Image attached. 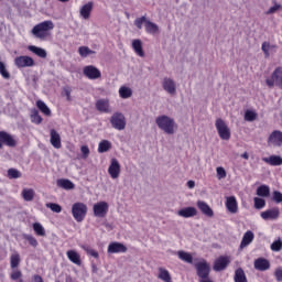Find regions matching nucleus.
Here are the masks:
<instances>
[{
  "label": "nucleus",
  "instance_id": "nucleus-1",
  "mask_svg": "<svg viewBox=\"0 0 282 282\" xmlns=\"http://www.w3.org/2000/svg\"><path fill=\"white\" fill-rule=\"evenodd\" d=\"M156 126L161 131H164L167 135H173L175 133V130L177 129V124L175 123V120L166 115L159 116L155 119Z\"/></svg>",
  "mask_w": 282,
  "mask_h": 282
},
{
  "label": "nucleus",
  "instance_id": "nucleus-2",
  "mask_svg": "<svg viewBox=\"0 0 282 282\" xmlns=\"http://www.w3.org/2000/svg\"><path fill=\"white\" fill-rule=\"evenodd\" d=\"M52 30H54V22H52V20H46L33 26L31 32L35 39L44 41V39L50 36V31Z\"/></svg>",
  "mask_w": 282,
  "mask_h": 282
},
{
  "label": "nucleus",
  "instance_id": "nucleus-3",
  "mask_svg": "<svg viewBox=\"0 0 282 282\" xmlns=\"http://www.w3.org/2000/svg\"><path fill=\"white\" fill-rule=\"evenodd\" d=\"M265 85L272 89V87H279L282 89V66L275 67L271 76L265 79Z\"/></svg>",
  "mask_w": 282,
  "mask_h": 282
},
{
  "label": "nucleus",
  "instance_id": "nucleus-4",
  "mask_svg": "<svg viewBox=\"0 0 282 282\" xmlns=\"http://www.w3.org/2000/svg\"><path fill=\"white\" fill-rule=\"evenodd\" d=\"M194 268L199 281L210 276V264L208 261H206V259H202L200 261L194 263Z\"/></svg>",
  "mask_w": 282,
  "mask_h": 282
},
{
  "label": "nucleus",
  "instance_id": "nucleus-5",
  "mask_svg": "<svg viewBox=\"0 0 282 282\" xmlns=\"http://www.w3.org/2000/svg\"><path fill=\"white\" fill-rule=\"evenodd\" d=\"M72 215L75 221H77L78 224L85 221V217H87V205L85 203L73 204Z\"/></svg>",
  "mask_w": 282,
  "mask_h": 282
},
{
  "label": "nucleus",
  "instance_id": "nucleus-6",
  "mask_svg": "<svg viewBox=\"0 0 282 282\" xmlns=\"http://www.w3.org/2000/svg\"><path fill=\"white\" fill-rule=\"evenodd\" d=\"M215 127L220 140H230V128L228 127V123L224 121V119H216Z\"/></svg>",
  "mask_w": 282,
  "mask_h": 282
},
{
  "label": "nucleus",
  "instance_id": "nucleus-7",
  "mask_svg": "<svg viewBox=\"0 0 282 282\" xmlns=\"http://www.w3.org/2000/svg\"><path fill=\"white\" fill-rule=\"evenodd\" d=\"M110 123L117 131H124L127 129V118H124L122 112H115L110 118Z\"/></svg>",
  "mask_w": 282,
  "mask_h": 282
},
{
  "label": "nucleus",
  "instance_id": "nucleus-8",
  "mask_svg": "<svg viewBox=\"0 0 282 282\" xmlns=\"http://www.w3.org/2000/svg\"><path fill=\"white\" fill-rule=\"evenodd\" d=\"M83 74L88 80H98V78H102V73L98 67L94 65H87L83 68Z\"/></svg>",
  "mask_w": 282,
  "mask_h": 282
},
{
  "label": "nucleus",
  "instance_id": "nucleus-9",
  "mask_svg": "<svg viewBox=\"0 0 282 282\" xmlns=\"http://www.w3.org/2000/svg\"><path fill=\"white\" fill-rule=\"evenodd\" d=\"M3 144L14 149V147H17V140L14 137H12V134L6 131H0V149H3Z\"/></svg>",
  "mask_w": 282,
  "mask_h": 282
},
{
  "label": "nucleus",
  "instance_id": "nucleus-10",
  "mask_svg": "<svg viewBox=\"0 0 282 282\" xmlns=\"http://www.w3.org/2000/svg\"><path fill=\"white\" fill-rule=\"evenodd\" d=\"M268 147H282V131L273 130L267 140Z\"/></svg>",
  "mask_w": 282,
  "mask_h": 282
},
{
  "label": "nucleus",
  "instance_id": "nucleus-11",
  "mask_svg": "<svg viewBox=\"0 0 282 282\" xmlns=\"http://www.w3.org/2000/svg\"><path fill=\"white\" fill-rule=\"evenodd\" d=\"M95 217H107L109 213V204L107 202H99L93 206Z\"/></svg>",
  "mask_w": 282,
  "mask_h": 282
},
{
  "label": "nucleus",
  "instance_id": "nucleus-12",
  "mask_svg": "<svg viewBox=\"0 0 282 282\" xmlns=\"http://www.w3.org/2000/svg\"><path fill=\"white\" fill-rule=\"evenodd\" d=\"M14 65L18 69H23V67H34V59L28 55L18 56L14 59Z\"/></svg>",
  "mask_w": 282,
  "mask_h": 282
},
{
  "label": "nucleus",
  "instance_id": "nucleus-13",
  "mask_svg": "<svg viewBox=\"0 0 282 282\" xmlns=\"http://www.w3.org/2000/svg\"><path fill=\"white\" fill-rule=\"evenodd\" d=\"M230 265V257L228 256H220L218 259L214 262V270L215 272H221L226 270Z\"/></svg>",
  "mask_w": 282,
  "mask_h": 282
},
{
  "label": "nucleus",
  "instance_id": "nucleus-14",
  "mask_svg": "<svg viewBox=\"0 0 282 282\" xmlns=\"http://www.w3.org/2000/svg\"><path fill=\"white\" fill-rule=\"evenodd\" d=\"M280 215H281V212L279 210V207H273L271 209H267L262 212L260 214V217H262L264 221H269V220L274 221L279 219Z\"/></svg>",
  "mask_w": 282,
  "mask_h": 282
},
{
  "label": "nucleus",
  "instance_id": "nucleus-15",
  "mask_svg": "<svg viewBox=\"0 0 282 282\" xmlns=\"http://www.w3.org/2000/svg\"><path fill=\"white\" fill-rule=\"evenodd\" d=\"M162 87L164 91L170 94L171 96H175V93L177 91V86L175 85V80L165 77L162 82Z\"/></svg>",
  "mask_w": 282,
  "mask_h": 282
},
{
  "label": "nucleus",
  "instance_id": "nucleus-16",
  "mask_svg": "<svg viewBox=\"0 0 282 282\" xmlns=\"http://www.w3.org/2000/svg\"><path fill=\"white\" fill-rule=\"evenodd\" d=\"M108 173L112 180H118V177H120V162L116 159H111Z\"/></svg>",
  "mask_w": 282,
  "mask_h": 282
},
{
  "label": "nucleus",
  "instance_id": "nucleus-17",
  "mask_svg": "<svg viewBox=\"0 0 282 282\" xmlns=\"http://www.w3.org/2000/svg\"><path fill=\"white\" fill-rule=\"evenodd\" d=\"M108 254H118L127 252V246L122 245V242H111L108 246L107 250Z\"/></svg>",
  "mask_w": 282,
  "mask_h": 282
},
{
  "label": "nucleus",
  "instance_id": "nucleus-18",
  "mask_svg": "<svg viewBox=\"0 0 282 282\" xmlns=\"http://www.w3.org/2000/svg\"><path fill=\"white\" fill-rule=\"evenodd\" d=\"M253 267L259 272H265V270H270V260L265 258H258L253 262Z\"/></svg>",
  "mask_w": 282,
  "mask_h": 282
},
{
  "label": "nucleus",
  "instance_id": "nucleus-19",
  "mask_svg": "<svg viewBox=\"0 0 282 282\" xmlns=\"http://www.w3.org/2000/svg\"><path fill=\"white\" fill-rule=\"evenodd\" d=\"M196 206L200 210V213H203V215H206V217H213L215 215L213 208H210V205L204 200H198L196 203Z\"/></svg>",
  "mask_w": 282,
  "mask_h": 282
},
{
  "label": "nucleus",
  "instance_id": "nucleus-20",
  "mask_svg": "<svg viewBox=\"0 0 282 282\" xmlns=\"http://www.w3.org/2000/svg\"><path fill=\"white\" fill-rule=\"evenodd\" d=\"M95 107L97 111H100V113H109L111 111L109 108V99H98Z\"/></svg>",
  "mask_w": 282,
  "mask_h": 282
},
{
  "label": "nucleus",
  "instance_id": "nucleus-21",
  "mask_svg": "<svg viewBox=\"0 0 282 282\" xmlns=\"http://www.w3.org/2000/svg\"><path fill=\"white\" fill-rule=\"evenodd\" d=\"M226 208L232 215H235L239 210V205L237 204V198L235 196L227 197Z\"/></svg>",
  "mask_w": 282,
  "mask_h": 282
},
{
  "label": "nucleus",
  "instance_id": "nucleus-22",
  "mask_svg": "<svg viewBox=\"0 0 282 282\" xmlns=\"http://www.w3.org/2000/svg\"><path fill=\"white\" fill-rule=\"evenodd\" d=\"M196 215H197V209L195 207H185L177 212V216L184 217L185 219L195 217Z\"/></svg>",
  "mask_w": 282,
  "mask_h": 282
},
{
  "label": "nucleus",
  "instance_id": "nucleus-23",
  "mask_svg": "<svg viewBox=\"0 0 282 282\" xmlns=\"http://www.w3.org/2000/svg\"><path fill=\"white\" fill-rule=\"evenodd\" d=\"M50 135L52 147H54V149H61V147H63V143L61 142V134L56 130L51 129Z\"/></svg>",
  "mask_w": 282,
  "mask_h": 282
},
{
  "label": "nucleus",
  "instance_id": "nucleus-24",
  "mask_svg": "<svg viewBox=\"0 0 282 282\" xmlns=\"http://www.w3.org/2000/svg\"><path fill=\"white\" fill-rule=\"evenodd\" d=\"M254 241V232L251 230H248L245 232L242 240L240 242V250H243V248H247V246H250Z\"/></svg>",
  "mask_w": 282,
  "mask_h": 282
},
{
  "label": "nucleus",
  "instance_id": "nucleus-25",
  "mask_svg": "<svg viewBox=\"0 0 282 282\" xmlns=\"http://www.w3.org/2000/svg\"><path fill=\"white\" fill-rule=\"evenodd\" d=\"M66 257L67 259H69L72 263H75V265H83V260H80V254L75 250H68L66 252Z\"/></svg>",
  "mask_w": 282,
  "mask_h": 282
},
{
  "label": "nucleus",
  "instance_id": "nucleus-26",
  "mask_svg": "<svg viewBox=\"0 0 282 282\" xmlns=\"http://www.w3.org/2000/svg\"><path fill=\"white\" fill-rule=\"evenodd\" d=\"M93 10H94V2H88L84 4L79 11L80 17H83V19H89V17H91Z\"/></svg>",
  "mask_w": 282,
  "mask_h": 282
},
{
  "label": "nucleus",
  "instance_id": "nucleus-27",
  "mask_svg": "<svg viewBox=\"0 0 282 282\" xmlns=\"http://www.w3.org/2000/svg\"><path fill=\"white\" fill-rule=\"evenodd\" d=\"M262 161L270 166H281L282 165V158L279 155H271L269 158H263Z\"/></svg>",
  "mask_w": 282,
  "mask_h": 282
},
{
  "label": "nucleus",
  "instance_id": "nucleus-28",
  "mask_svg": "<svg viewBox=\"0 0 282 282\" xmlns=\"http://www.w3.org/2000/svg\"><path fill=\"white\" fill-rule=\"evenodd\" d=\"M57 186L64 188V191H74L76 185L67 178H59L57 180Z\"/></svg>",
  "mask_w": 282,
  "mask_h": 282
},
{
  "label": "nucleus",
  "instance_id": "nucleus-29",
  "mask_svg": "<svg viewBox=\"0 0 282 282\" xmlns=\"http://www.w3.org/2000/svg\"><path fill=\"white\" fill-rule=\"evenodd\" d=\"M132 50L134 53L140 56L141 58H144V50L142 48V40H133L132 41Z\"/></svg>",
  "mask_w": 282,
  "mask_h": 282
},
{
  "label": "nucleus",
  "instance_id": "nucleus-30",
  "mask_svg": "<svg viewBox=\"0 0 282 282\" xmlns=\"http://www.w3.org/2000/svg\"><path fill=\"white\" fill-rule=\"evenodd\" d=\"M144 28L148 34H158L160 32V26L151 22V20L145 21Z\"/></svg>",
  "mask_w": 282,
  "mask_h": 282
},
{
  "label": "nucleus",
  "instance_id": "nucleus-31",
  "mask_svg": "<svg viewBox=\"0 0 282 282\" xmlns=\"http://www.w3.org/2000/svg\"><path fill=\"white\" fill-rule=\"evenodd\" d=\"M29 51L35 54V56H39L40 58H47V52L44 48L31 45L29 46Z\"/></svg>",
  "mask_w": 282,
  "mask_h": 282
},
{
  "label": "nucleus",
  "instance_id": "nucleus-32",
  "mask_svg": "<svg viewBox=\"0 0 282 282\" xmlns=\"http://www.w3.org/2000/svg\"><path fill=\"white\" fill-rule=\"evenodd\" d=\"M235 282H248V278L246 276V271H243L241 268L236 269L235 275H234Z\"/></svg>",
  "mask_w": 282,
  "mask_h": 282
},
{
  "label": "nucleus",
  "instance_id": "nucleus-33",
  "mask_svg": "<svg viewBox=\"0 0 282 282\" xmlns=\"http://www.w3.org/2000/svg\"><path fill=\"white\" fill-rule=\"evenodd\" d=\"M158 279L164 282H173V279L171 278V273L169 272V270L164 268H159Z\"/></svg>",
  "mask_w": 282,
  "mask_h": 282
},
{
  "label": "nucleus",
  "instance_id": "nucleus-34",
  "mask_svg": "<svg viewBox=\"0 0 282 282\" xmlns=\"http://www.w3.org/2000/svg\"><path fill=\"white\" fill-rule=\"evenodd\" d=\"M36 107L42 113H44V116H52V110H50V107H47L43 100H37Z\"/></svg>",
  "mask_w": 282,
  "mask_h": 282
},
{
  "label": "nucleus",
  "instance_id": "nucleus-35",
  "mask_svg": "<svg viewBox=\"0 0 282 282\" xmlns=\"http://www.w3.org/2000/svg\"><path fill=\"white\" fill-rule=\"evenodd\" d=\"M20 263H21V256L19 254V252L12 253L10 257V265L12 270H14L15 268H19Z\"/></svg>",
  "mask_w": 282,
  "mask_h": 282
},
{
  "label": "nucleus",
  "instance_id": "nucleus-36",
  "mask_svg": "<svg viewBox=\"0 0 282 282\" xmlns=\"http://www.w3.org/2000/svg\"><path fill=\"white\" fill-rule=\"evenodd\" d=\"M258 197H270V186L268 185H260L257 188Z\"/></svg>",
  "mask_w": 282,
  "mask_h": 282
},
{
  "label": "nucleus",
  "instance_id": "nucleus-37",
  "mask_svg": "<svg viewBox=\"0 0 282 282\" xmlns=\"http://www.w3.org/2000/svg\"><path fill=\"white\" fill-rule=\"evenodd\" d=\"M177 257L181 261H185V263H193V254L186 251H177Z\"/></svg>",
  "mask_w": 282,
  "mask_h": 282
},
{
  "label": "nucleus",
  "instance_id": "nucleus-38",
  "mask_svg": "<svg viewBox=\"0 0 282 282\" xmlns=\"http://www.w3.org/2000/svg\"><path fill=\"white\" fill-rule=\"evenodd\" d=\"M111 149V142L109 140H102L98 144V153H107Z\"/></svg>",
  "mask_w": 282,
  "mask_h": 282
},
{
  "label": "nucleus",
  "instance_id": "nucleus-39",
  "mask_svg": "<svg viewBox=\"0 0 282 282\" xmlns=\"http://www.w3.org/2000/svg\"><path fill=\"white\" fill-rule=\"evenodd\" d=\"M119 96L123 99L131 98V96H133V90L129 87L122 86L119 88Z\"/></svg>",
  "mask_w": 282,
  "mask_h": 282
},
{
  "label": "nucleus",
  "instance_id": "nucleus-40",
  "mask_svg": "<svg viewBox=\"0 0 282 282\" xmlns=\"http://www.w3.org/2000/svg\"><path fill=\"white\" fill-rule=\"evenodd\" d=\"M78 54L82 58H87L89 54H96V51H91L89 46H79Z\"/></svg>",
  "mask_w": 282,
  "mask_h": 282
},
{
  "label": "nucleus",
  "instance_id": "nucleus-41",
  "mask_svg": "<svg viewBox=\"0 0 282 282\" xmlns=\"http://www.w3.org/2000/svg\"><path fill=\"white\" fill-rule=\"evenodd\" d=\"M31 122H33V124H41V122H43V117H41L39 110L33 109L31 111Z\"/></svg>",
  "mask_w": 282,
  "mask_h": 282
},
{
  "label": "nucleus",
  "instance_id": "nucleus-42",
  "mask_svg": "<svg viewBox=\"0 0 282 282\" xmlns=\"http://www.w3.org/2000/svg\"><path fill=\"white\" fill-rule=\"evenodd\" d=\"M80 248L82 250H85L89 257H94V259H99L100 254L98 253V251L91 249L88 245H82Z\"/></svg>",
  "mask_w": 282,
  "mask_h": 282
},
{
  "label": "nucleus",
  "instance_id": "nucleus-43",
  "mask_svg": "<svg viewBox=\"0 0 282 282\" xmlns=\"http://www.w3.org/2000/svg\"><path fill=\"white\" fill-rule=\"evenodd\" d=\"M22 197L24 199V202H32V199H34V189L32 188H24L22 191Z\"/></svg>",
  "mask_w": 282,
  "mask_h": 282
},
{
  "label": "nucleus",
  "instance_id": "nucleus-44",
  "mask_svg": "<svg viewBox=\"0 0 282 282\" xmlns=\"http://www.w3.org/2000/svg\"><path fill=\"white\" fill-rule=\"evenodd\" d=\"M33 230L37 237H45V228L41 223H34Z\"/></svg>",
  "mask_w": 282,
  "mask_h": 282
},
{
  "label": "nucleus",
  "instance_id": "nucleus-45",
  "mask_svg": "<svg viewBox=\"0 0 282 282\" xmlns=\"http://www.w3.org/2000/svg\"><path fill=\"white\" fill-rule=\"evenodd\" d=\"M21 171L14 169V167H11L8 170L7 172V176L9 177V180H19V177H21Z\"/></svg>",
  "mask_w": 282,
  "mask_h": 282
},
{
  "label": "nucleus",
  "instance_id": "nucleus-46",
  "mask_svg": "<svg viewBox=\"0 0 282 282\" xmlns=\"http://www.w3.org/2000/svg\"><path fill=\"white\" fill-rule=\"evenodd\" d=\"M0 75L4 80H10L11 75L10 72H8V68L6 67V63L0 62Z\"/></svg>",
  "mask_w": 282,
  "mask_h": 282
},
{
  "label": "nucleus",
  "instance_id": "nucleus-47",
  "mask_svg": "<svg viewBox=\"0 0 282 282\" xmlns=\"http://www.w3.org/2000/svg\"><path fill=\"white\" fill-rule=\"evenodd\" d=\"M23 239L29 242V245L32 246V248H36L39 246V240L34 238V236L24 234Z\"/></svg>",
  "mask_w": 282,
  "mask_h": 282
},
{
  "label": "nucleus",
  "instance_id": "nucleus-48",
  "mask_svg": "<svg viewBox=\"0 0 282 282\" xmlns=\"http://www.w3.org/2000/svg\"><path fill=\"white\" fill-rule=\"evenodd\" d=\"M23 273L21 272V270H14L11 274H10V279L11 281H18V282H24L23 281Z\"/></svg>",
  "mask_w": 282,
  "mask_h": 282
},
{
  "label": "nucleus",
  "instance_id": "nucleus-49",
  "mask_svg": "<svg viewBox=\"0 0 282 282\" xmlns=\"http://www.w3.org/2000/svg\"><path fill=\"white\" fill-rule=\"evenodd\" d=\"M245 120H247V122H254V120H257V112L247 110L245 112Z\"/></svg>",
  "mask_w": 282,
  "mask_h": 282
},
{
  "label": "nucleus",
  "instance_id": "nucleus-50",
  "mask_svg": "<svg viewBox=\"0 0 282 282\" xmlns=\"http://www.w3.org/2000/svg\"><path fill=\"white\" fill-rule=\"evenodd\" d=\"M253 202H254V208H257L258 210H261V208H265V199L256 197L253 198Z\"/></svg>",
  "mask_w": 282,
  "mask_h": 282
},
{
  "label": "nucleus",
  "instance_id": "nucleus-51",
  "mask_svg": "<svg viewBox=\"0 0 282 282\" xmlns=\"http://www.w3.org/2000/svg\"><path fill=\"white\" fill-rule=\"evenodd\" d=\"M271 47H275V46L270 45L269 42H263V43H262L261 50H262V52H263L265 58H270V48H271Z\"/></svg>",
  "mask_w": 282,
  "mask_h": 282
},
{
  "label": "nucleus",
  "instance_id": "nucleus-52",
  "mask_svg": "<svg viewBox=\"0 0 282 282\" xmlns=\"http://www.w3.org/2000/svg\"><path fill=\"white\" fill-rule=\"evenodd\" d=\"M46 208H50L53 213H62L63 207L56 203L46 204Z\"/></svg>",
  "mask_w": 282,
  "mask_h": 282
},
{
  "label": "nucleus",
  "instance_id": "nucleus-53",
  "mask_svg": "<svg viewBox=\"0 0 282 282\" xmlns=\"http://www.w3.org/2000/svg\"><path fill=\"white\" fill-rule=\"evenodd\" d=\"M147 21H149V20H147V17H141V18H137L135 20H134V25H135V28H138V30H142V24L144 23V25H147Z\"/></svg>",
  "mask_w": 282,
  "mask_h": 282
},
{
  "label": "nucleus",
  "instance_id": "nucleus-54",
  "mask_svg": "<svg viewBox=\"0 0 282 282\" xmlns=\"http://www.w3.org/2000/svg\"><path fill=\"white\" fill-rule=\"evenodd\" d=\"M281 249H282V241H281V239L275 240V241L272 242L271 250H273V252H280Z\"/></svg>",
  "mask_w": 282,
  "mask_h": 282
},
{
  "label": "nucleus",
  "instance_id": "nucleus-55",
  "mask_svg": "<svg viewBox=\"0 0 282 282\" xmlns=\"http://www.w3.org/2000/svg\"><path fill=\"white\" fill-rule=\"evenodd\" d=\"M216 174H217V177H218L219 180H225V177H226V175H227L226 169H224V167H221V166H218V167L216 169Z\"/></svg>",
  "mask_w": 282,
  "mask_h": 282
},
{
  "label": "nucleus",
  "instance_id": "nucleus-56",
  "mask_svg": "<svg viewBox=\"0 0 282 282\" xmlns=\"http://www.w3.org/2000/svg\"><path fill=\"white\" fill-rule=\"evenodd\" d=\"M279 10H282V6L279 3H275L273 7H271L265 14H274L276 12H279Z\"/></svg>",
  "mask_w": 282,
  "mask_h": 282
},
{
  "label": "nucleus",
  "instance_id": "nucleus-57",
  "mask_svg": "<svg viewBox=\"0 0 282 282\" xmlns=\"http://www.w3.org/2000/svg\"><path fill=\"white\" fill-rule=\"evenodd\" d=\"M80 152H82V155H83L84 160H87V158H89V153H90L89 147L82 145Z\"/></svg>",
  "mask_w": 282,
  "mask_h": 282
},
{
  "label": "nucleus",
  "instance_id": "nucleus-58",
  "mask_svg": "<svg viewBox=\"0 0 282 282\" xmlns=\"http://www.w3.org/2000/svg\"><path fill=\"white\" fill-rule=\"evenodd\" d=\"M273 200H274L276 204H281V202H282V193L279 192V191H274V192H273Z\"/></svg>",
  "mask_w": 282,
  "mask_h": 282
},
{
  "label": "nucleus",
  "instance_id": "nucleus-59",
  "mask_svg": "<svg viewBox=\"0 0 282 282\" xmlns=\"http://www.w3.org/2000/svg\"><path fill=\"white\" fill-rule=\"evenodd\" d=\"M275 281L281 282L282 281V268L279 267L274 271Z\"/></svg>",
  "mask_w": 282,
  "mask_h": 282
},
{
  "label": "nucleus",
  "instance_id": "nucleus-60",
  "mask_svg": "<svg viewBox=\"0 0 282 282\" xmlns=\"http://www.w3.org/2000/svg\"><path fill=\"white\" fill-rule=\"evenodd\" d=\"M64 94H65L67 100H72V88L64 87Z\"/></svg>",
  "mask_w": 282,
  "mask_h": 282
},
{
  "label": "nucleus",
  "instance_id": "nucleus-61",
  "mask_svg": "<svg viewBox=\"0 0 282 282\" xmlns=\"http://www.w3.org/2000/svg\"><path fill=\"white\" fill-rule=\"evenodd\" d=\"M33 282H44L43 278L39 274L33 275Z\"/></svg>",
  "mask_w": 282,
  "mask_h": 282
},
{
  "label": "nucleus",
  "instance_id": "nucleus-62",
  "mask_svg": "<svg viewBox=\"0 0 282 282\" xmlns=\"http://www.w3.org/2000/svg\"><path fill=\"white\" fill-rule=\"evenodd\" d=\"M187 186H188L189 188H195V181H188V182H187Z\"/></svg>",
  "mask_w": 282,
  "mask_h": 282
},
{
  "label": "nucleus",
  "instance_id": "nucleus-63",
  "mask_svg": "<svg viewBox=\"0 0 282 282\" xmlns=\"http://www.w3.org/2000/svg\"><path fill=\"white\" fill-rule=\"evenodd\" d=\"M241 158H242L243 160H249V159H250V155L248 154V152H245V153L241 154Z\"/></svg>",
  "mask_w": 282,
  "mask_h": 282
},
{
  "label": "nucleus",
  "instance_id": "nucleus-64",
  "mask_svg": "<svg viewBox=\"0 0 282 282\" xmlns=\"http://www.w3.org/2000/svg\"><path fill=\"white\" fill-rule=\"evenodd\" d=\"M91 268L94 273L98 272V267H96V264H93Z\"/></svg>",
  "mask_w": 282,
  "mask_h": 282
}]
</instances>
